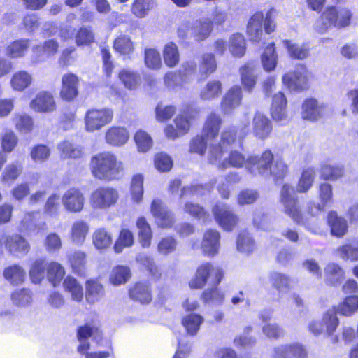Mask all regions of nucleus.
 <instances>
[{
    "label": "nucleus",
    "instance_id": "13d9d810",
    "mask_svg": "<svg viewBox=\"0 0 358 358\" xmlns=\"http://www.w3.org/2000/svg\"><path fill=\"white\" fill-rule=\"evenodd\" d=\"M337 6L336 5H328L321 12L319 20L321 21V29L322 30L327 31L329 28L334 27Z\"/></svg>",
    "mask_w": 358,
    "mask_h": 358
},
{
    "label": "nucleus",
    "instance_id": "7c9ffc66",
    "mask_svg": "<svg viewBox=\"0 0 358 358\" xmlns=\"http://www.w3.org/2000/svg\"><path fill=\"white\" fill-rule=\"evenodd\" d=\"M30 42L29 38H17L12 41L5 48L6 55L11 59L24 57L29 49Z\"/></svg>",
    "mask_w": 358,
    "mask_h": 358
},
{
    "label": "nucleus",
    "instance_id": "f8f14e48",
    "mask_svg": "<svg viewBox=\"0 0 358 358\" xmlns=\"http://www.w3.org/2000/svg\"><path fill=\"white\" fill-rule=\"evenodd\" d=\"M213 23L210 20L200 22L197 25L192 26L189 22H183L177 29L178 38L185 42L188 38L189 33L195 41L199 42L207 38L213 30Z\"/></svg>",
    "mask_w": 358,
    "mask_h": 358
},
{
    "label": "nucleus",
    "instance_id": "a211bd4d",
    "mask_svg": "<svg viewBox=\"0 0 358 358\" xmlns=\"http://www.w3.org/2000/svg\"><path fill=\"white\" fill-rule=\"evenodd\" d=\"M128 296L133 301L138 302L141 305H148L153 299L152 287L146 282H136L129 287Z\"/></svg>",
    "mask_w": 358,
    "mask_h": 358
},
{
    "label": "nucleus",
    "instance_id": "774afa93",
    "mask_svg": "<svg viewBox=\"0 0 358 358\" xmlns=\"http://www.w3.org/2000/svg\"><path fill=\"white\" fill-rule=\"evenodd\" d=\"M57 149L63 157H81L83 155L82 148L69 140H64L59 143Z\"/></svg>",
    "mask_w": 358,
    "mask_h": 358
},
{
    "label": "nucleus",
    "instance_id": "c85d7f7f",
    "mask_svg": "<svg viewBox=\"0 0 358 358\" xmlns=\"http://www.w3.org/2000/svg\"><path fill=\"white\" fill-rule=\"evenodd\" d=\"M222 124V120L220 116L215 112H212L207 115L205 120L202 134L206 136V138L213 140L218 136Z\"/></svg>",
    "mask_w": 358,
    "mask_h": 358
},
{
    "label": "nucleus",
    "instance_id": "338daca9",
    "mask_svg": "<svg viewBox=\"0 0 358 358\" xmlns=\"http://www.w3.org/2000/svg\"><path fill=\"white\" fill-rule=\"evenodd\" d=\"M208 140L202 134L194 136L189 141V150L192 154L203 156L208 148Z\"/></svg>",
    "mask_w": 358,
    "mask_h": 358
},
{
    "label": "nucleus",
    "instance_id": "473e14b6",
    "mask_svg": "<svg viewBox=\"0 0 358 358\" xmlns=\"http://www.w3.org/2000/svg\"><path fill=\"white\" fill-rule=\"evenodd\" d=\"M90 232V226L88 223L83 220H77L73 222L69 237L73 243L82 245Z\"/></svg>",
    "mask_w": 358,
    "mask_h": 358
},
{
    "label": "nucleus",
    "instance_id": "1a4fd4ad",
    "mask_svg": "<svg viewBox=\"0 0 358 358\" xmlns=\"http://www.w3.org/2000/svg\"><path fill=\"white\" fill-rule=\"evenodd\" d=\"M119 192L112 187L101 186L95 189L90 196V204L94 210H107L116 205Z\"/></svg>",
    "mask_w": 358,
    "mask_h": 358
},
{
    "label": "nucleus",
    "instance_id": "9d476101",
    "mask_svg": "<svg viewBox=\"0 0 358 358\" xmlns=\"http://www.w3.org/2000/svg\"><path fill=\"white\" fill-rule=\"evenodd\" d=\"M211 210L215 221L224 231H231L238 227L240 218L228 204L217 202Z\"/></svg>",
    "mask_w": 358,
    "mask_h": 358
},
{
    "label": "nucleus",
    "instance_id": "58836bf2",
    "mask_svg": "<svg viewBox=\"0 0 358 358\" xmlns=\"http://www.w3.org/2000/svg\"><path fill=\"white\" fill-rule=\"evenodd\" d=\"M184 213L190 217L204 223L211 221L208 211L201 205L192 201H187L183 207Z\"/></svg>",
    "mask_w": 358,
    "mask_h": 358
},
{
    "label": "nucleus",
    "instance_id": "6ab92c4d",
    "mask_svg": "<svg viewBox=\"0 0 358 358\" xmlns=\"http://www.w3.org/2000/svg\"><path fill=\"white\" fill-rule=\"evenodd\" d=\"M256 64L255 61H248L239 68L240 81L243 90L252 93L257 83V76L255 74Z\"/></svg>",
    "mask_w": 358,
    "mask_h": 358
},
{
    "label": "nucleus",
    "instance_id": "8fccbe9b",
    "mask_svg": "<svg viewBox=\"0 0 358 358\" xmlns=\"http://www.w3.org/2000/svg\"><path fill=\"white\" fill-rule=\"evenodd\" d=\"M222 93V84L218 80H211L201 89V99L210 101L218 98Z\"/></svg>",
    "mask_w": 358,
    "mask_h": 358
},
{
    "label": "nucleus",
    "instance_id": "72a5a7b5",
    "mask_svg": "<svg viewBox=\"0 0 358 358\" xmlns=\"http://www.w3.org/2000/svg\"><path fill=\"white\" fill-rule=\"evenodd\" d=\"M261 62L265 71L270 73L273 71L278 64V56L276 51L275 43H269L264 49L261 55Z\"/></svg>",
    "mask_w": 358,
    "mask_h": 358
},
{
    "label": "nucleus",
    "instance_id": "0eeeda50",
    "mask_svg": "<svg viewBox=\"0 0 358 358\" xmlns=\"http://www.w3.org/2000/svg\"><path fill=\"white\" fill-rule=\"evenodd\" d=\"M76 336L80 343L77 347V351L80 354H84L90 349L88 339L92 338L96 343H99L103 340V333L99 323L92 320L77 328Z\"/></svg>",
    "mask_w": 358,
    "mask_h": 358
},
{
    "label": "nucleus",
    "instance_id": "f3484780",
    "mask_svg": "<svg viewBox=\"0 0 358 358\" xmlns=\"http://www.w3.org/2000/svg\"><path fill=\"white\" fill-rule=\"evenodd\" d=\"M29 107L36 113H51L57 110V105L51 92L41 90L31 100Z\"/></svg>",
    "mask_w": 358,
    "mask_h": 358
},
{
    "label": "nucleus",
    "instance_id": "680f3d73",
    "mask_svg": "<svg viewBox=\"0 0 358 358\" xmlns=\"http://www.w3.org/2000/svg\"><path fill=\"white\" fill-rule=\"evenodd\" d=\"M47 265L44 259H37L33 262L29 269V276L34 283H40L44 278Z\"/></svg>",
    "mask_w": 358,
    "mask_h": 358
},
{
    "label": "nucleus",
    "instance_id": "f03ea898",
    "mask_svg": "<svg viewBox=\"0 0 358 358\" xmlns=\"http://www.w3.org/2000/svg\"><path fill=\"white\" fill-rule=\"evenodd\" d=\"M224 277V271L220 266H215L211 262H203L196 267L194 276L188 282L192 290L201 289L209 282L210 287L204 289L200 299L204 303L221 305L224 300V294L218 285Z\"/></svg>",
    "mask_w": 358,
    "mask_h": 358
},
{
    "label": "nucleus",
    "instance_id": "ddd939ff",
    "mask_svg": "<svg viewBox=\"0 0 358 358\" xmlns=\"http://www.w3.org/2000/svg\"><path fill=\"white\" fill-rule=\"evenodd\" d=\"M80 78L73 72H67L62 75L59 97L65 102L75 101L79 95Z\"/></svg>",
    "mask_w": 358,
    "mask_h": 358
},
{
    "label": "nucleus",
    "instance_id": "052dcab7",
    "mask_svg": "<svg viewBox=\"0 0 358 358\" xmlns=\"http://www.w3.org/2000/svg\"><path fill=\"white\" fill-rule=\"evenodd\" d=\"M59 49V43L57 40L48 39L45 41L43 44L34 47L33 51L38 57L45 55L51 57L57 53Z\"/></svg>",
    "mask_w": 358,
    "mask_h": 358
},
{
    "label": "nucleus",
    "instance_id": "09e8293b",
    "mask_svg": "<svg viewBox=\"0 0 358 358\" xmlns=\"http://www.w3.org/2000/svg\"><path fill=\"white\" fill-rule=\"evenodd\" d=\"M282 43L292 59L303 60L310 56V48L306 44L299 45L288 39L283 40Z\"/></svg>",
    "mask_w": 358,
    "mask_h": 358
},
{
    "label": "nucleus",
    "instance_id": "412c9836",
    "mask_svg": "<svg viewBox=\"0 0 358 358\" xmlns=\"http://www.w3.org/2000/svg\"><path fill=\"white\" fill-rule=\"evenodd\" d=\"M67 262L71 271L80 278L87 275V254L86 252L76 250L67 255Z\"/></svg>",
    "mask_w": 358,
    "mask_h": 358
},
{
    "label": "nucleus",
    "instance_id": "f704fd0d",
    "mask_svg": "<svg viewBox=\"0 0 358 358\" xmlns=\"http://www.w3.org/2000/svg\"><path fill=\"white\" fill-rule=\"evenodd\" d=\"M335 313L350 317L358 310V295L345 296L337 306L333 307Z\"/></svg>",
    "mask_w": 358,
    "mask_h": 358
},
{
    "label": "nucleus",
    "instance_id": "cd10ccee",
    "mask_svg": "<svg viewBox=\"0 0 358 358\" xmlns=\"http://www.w3.org/2000/svg\"><path fill=\"white\" fill-rule=\"evenodd\" d=\"M307 356L305 348L298 343L282 345L274 350L275 358H307Z\"/></svg>",
    "mask_w": 358,
    "mask_h": 358
},
{
    "label": "nucleus",
    "instance_id": "423d86ee",
    "mask_svg": "<svg viewBox=\"0 0 358 358\" xmlns=\"http://www.w3.org/2000/svg\"><path fill=\"white\" fill-rule=\"evenodd\" d=\"M116 159L117 158H92V173L100 180H112L117 178L119 173L123 171V166Z\"/></svg>",
    "mask_w": 358,
    "mask_h": 358
},
{
    "label": "nucleus",
    "instance_id": "864d4df0",
    "mask_svg": "<svg viewBox=\"0 0 358 358\" xmlns=\"http://www.w3.org/2000/svg\"><path fill=\"white\" fill-rule=\"evenodd\" d=\"M144 177L141 173H137L132 176L130 185V195L133 202L138 203L143 197Z\"/></svg>",
    "mask_w": 358,
    "mask_h": 358
},
{
    "label": "nucleus",
    "instance_id": "79ce46f5",
    "mask_svg": "<svg viewBox=\"0 0 358 358\" xmlns=\"http://www.w3.org/2000/svg\"><path fill=\"white\" fill-rule=\"evenodd\" d=\"M321 107L313 98L306 99L301 106V116L303 120L316 121L321 116Z\"/></svg>",
    "mask_w": 358,
    "mask_h": 358
},
{
    "label": "nucleus",
    "instance_id": "2f4dec72",
    "mask_svg": "<svg viewBox=\"0 0 358 358\" xmlns=\"http://www.w3.org/2000/svg\"><path fill=\"white\" fill-rule=\"evenodd\" d=\"M136 226L138 229V239L141 246L143 248H149L153 238L150 224L144 216H140L136 221Z\"/></svg>",
    "mask_w": 358,
    "mask_h": 358
},
{
    "label": "nucleus",
    "instance_id": "c756f323",
    "mask_svg": "<svg viewBox=\"0 0 358 358\" xmlns=\"http://www.w3.org/2000/svg\"><path fill=\"white\" fill-rule=\"evenodd\" d=\"M129 138V134L124 127L112 126L105 133V140L107 143L113 146H122Z\"/></svg>",
    "mask_w": 358,
    "mask_h": 358
},
{
    "label": "nucleus",
    "instance_id": "a18cd8bd",
    "mask_svg": "<svg viewBox=\"0 0 358 358\" xmlns=\"http://www.w3.org/2000/svg\"><path fill=\"white\" fill-rule=\"evenodd\" d=\"M203 320L204 319L201 315L189 313L182 318L181 324L185 328L186 333L194 336L198 333Z\"/></svg>",
    "mask_w": 358,
    "mask_h": 358
},
{
    "label": "nucleus",
    "instance_id": "e2e57ef3",
    "mask_svg": "<svg viewBox=\"0 0 358 358\" xmlns=\"http://www.w3.org/2000/svg\"><path fill=\"white\" fill-rule=\"evenodd\" d=\"M217 69V62L212 53H205L199 62V71L206 78L213 73Z\"/></svg>",
    "mask_w": 358,
    "mask_h": 358
},
{
    "label": "nucleus",
    "instance_id": "603ef678",
    "mask_svg": "<svg viewBox=\"0 0 358 358\" xmlns=\"http://www.w3.org/2000/svg\"><path fill=\"white\" fill-rule=\"evenodd\" d=\"M65 273V269L61 264L54 261L48 264L46 277L54 287L59 285L61 281L64 279Z\"/></svg>",
    "mask_w": 358,
    "mask_h": 358
},
{
    "label": "nucleus",
    "instance_id": "39448f33",
    "mask_svg": "<svg viewBox=\"0 0 358 358\" xmlns=\"http://www.w3.org/2000/svg\"><path fill=\"white\" fill-rule=\"evenodd\" d=\"M252 163L257 164L258 172L262 175L273 177L275 184L283 181L288 173V166L282 158H249Z\"/></svg>",
    "mask_w": 358,
    "mask_h": 358
},
{
    "label": "nucleus",
    "instance_id": "de8ad7c7",
    "mask_svg": "<svg viewBox=\"0 0 358 358\" xmlns=\"http://www.w3.org/2000/svg\"><path fill=\"white\" fill-rule=\"evenodd\" d=\"M63 287L65 292L71 295L73 300L80 302L83 299V288L81 284L72 275H67L63 280Z\"/></svg>",
    "mask_w": 358,
    "mask_h": 358
},
{
    "label": "nucleus",
    "instance_id": "6e6552de",
    "mask_svg": "<svg viewBox=\"0 0 358 358\" xmlns=\"http://www.w3.org/2000/svg\"><path fill=\"white\" fill-rule=\"evenodd\" d=\"M113 118L114 111L110 108H91L85 115V129L88 132L100 130L110 124Z\"/></svg>",
    "mask_w": 358,
    "mask_h": 358
},
{
    "label": "nucleus",
    "instance_id": "37998d69",
    "mask_svg": "<svg viewBox=\"0 0 358 358\" xmlns=\"http://www.w3.org/2000/svg\"><path fill=\"white\" fill-rule=\"evenodd\" d=\"M3 275L11 285L22 284L26 278V271L18 264L10 265L3 270Z\"/></svg>",
    "mask_w": 358,
    "mask_h": 358
},
{
    "label": "nucleus",
    "instance_id": "e433bc0d",
    "mask_svg": "<svg viewBox=\"0 0 358 358\" xmlns=\"http://www.w3.org/2000/svg\"><path fill=\"white\" fill-rule=\"evenodd\" d=\"M104 295V287L97 279H89L85 282V299L89 303H94Z\"/></svg>",
    "mask_w": 358,
    "mask_h": 358
},
{
    "label": "nucleus",
    "instance_id": "49530a36",
    "mask_svg": "<svg viewBox=\"0 0 358 358\" xmlns=\"http://www.w3.org/2000/svg\"><path fill=\"white\" fill-rule=\"evenodd\" d=\"M269 282L273 289L280 294L290 289L291 279L285 273L271 272L268 276Z\"/></svg>",
    "mask_w": 358,
    "mask_h": 358
},
{
    "label": "nucleus",
    "instance_id": "5701e85b",
    "mask_svg": "<svg viewBox=\"0 0 358 358\" xmlns=\"http://www.w3.org/2000/svg\"><path fill=\"white\" fill-rule=\"evenodd\" d=\"M113 48L123 59H131L135 52V44L129 36L120 34L114 38Z\"/></svg>",
    "mask_w": 358,
    "mask_h": 358
},
{
    "label": "nucleus",
    "instance_id": "a878e982",
    "mask_svg": "<svg viewBox=\"0 0 358 358\" xmlns=\"http://www.w3.org/2000/svg\"><path fill=\"white\" fill-rule=\"evenodd\" d=\"M324 282L327 286L336 287L341 285L345 278L343 268L338 264L330 262L324 269Z\"/></svg>",
    "mask_w": 358,
    "mask_h": 358
},
{
    "label": "nucleus",
    "instance_id": "7ed1b4c3",
    "mask_svg": "<svg viewBox=\"0 0 358 358\" xmlns=\"http://www.w3.org/2000/svg\"><path fill=\"white\" fill-rule=\"evenodd\" d=\"M201 117V109L191 103L185 104L173 119L174 125L168 124L164 129L165 136L172 140L187 134L192 124Z\"/></svg>",
    "mask_w": 358,
    "mask_h": 358
},
{
    "label": "nucleus",
    "instance_id": "a19ab883",
    "mask_svg": "<svg viewBox=\"0 0 358 358\" xmlns=\"http://www.w3.org/2000/svg\"><path fill=\"white\" fill-rule=\"evenodd\" d=\"M32 82L31 75L24 70L15 72L10 78L12 89L17 92H23L32 84Z\"/></svg>",
    "mask_w": 358,
    "mask_h": 358
},
{
    "label": "nucleus",
    "instance_id": "4be33fe9",
    "mask_svg": "<svg viewBox=\"0 0 358 358\" xmlns=\"http://www.w3.org/2000/svg\"><path fill=\"white\" fill-rule=\"evenodd\" d=\"M220 246V234L215 229H207L203 234L201 249L204 255L209 257L216 255Z\"/></svg>",
    "mask_w": 358,
    "mask_h": 358
},
{
    "label": "nucleus",
    "instance_id": "ea45409f",
    "mask_svg": "<svg viewBox=\"0 0 358 358\" xmlns=\"http://www.w3.org/2000/svg\"><path fill=\"white\" fill-rule=\"evenodd\" d=\"M337 252L343 261L358 262V238H354L350 242L341 245L337 248Z\"/></svg>",
    "mask_w": 358,
    "mask_h": 358
},
{
    "label": "nucleus",
    "instance_id": "4468645a",
    "mask_svg": "<svg viewBox=\"0 0 358 358\" xmlns=\"http://www.w3.org/2000/svg\"><path fill=\"white\" fill-rule=\"evenodd\" d=\"M237 132V129L234 127L224 129L221 134L220 142L212 147V155H222L229 152V157H243L240 152L232 151L233 145L236 141Z\"/></svg>",
    "mask_w": 358,
    "mask_h": 358
},
{
    "label": "nucleus",
    "instance_id": "bb28decb",
    "mask_svg": "<svg viewBox=\"0 0 358 358\" xmlns=\"http://www.w3.org/2000/svg\"><path fill=\"white\" fill-rule=\"evenodd\" d=\"M287 100L282 92H278L272 96L270 114L275 122H281L287 118Z\"/></svg>",
    "mask_w": 358,
    "mask_h": 358
},
{
    "label": "nucleus",
    "instance_id": "b1692460",
    "mask_svg": "<svg viewBox=\"0 0 358 358\" xmlns=\"http://www.w3.org/2000/svg\"><path fill=\"white\" fill-rule=\"evenodd\" d=\"M273 131L271 121L261 113H256L252 119V133L261 140L268 138Z\"/></svg>",
    "mask_w": 358,
    "mask_h": 358
},
{
    "label": "nucleus",
    "instance_id": "0e129e2a",
    "mask_svg": "<svg viewBox=\"0 0 358 358\" xmlns=\"http://www.w3.org/2000/svg\"><path fill=\"white\" fill-rule=\"evenodd\" d=\"M176 110L177 108L175 106H164L159 102L155 107V118L159 122H167L175 115Z\"/></svg>",
    "mask_w": 358,
    "mask_h": 358
},
{
    "label": "nucleus",
    "instance_id": "4c0bfd02",
    "mask_svg": "<svg viewBox=\"0 0 358 358\" xmlns=\"http://www.w3.org/2000/svg\"><path fill=\"white\" fill-rule=\"evenodd\" d=\"M131 278L130 268L126 265L115 266L109 274V282L114 286L127 283Z\"/></svg>",
    "mask_w": 358,
    "mask_h": 358
},
{
    "label": "nucleus",
    "instance_id": "3c124183",
    "mask_svg": "<svg viewBox=\"0 0 358 358\" xmlns=\"http://www.w3.org/2000/svg\"><path fill=\"white\" fill-rule=\"evenodd\" d=\"M229 48L234 57H243L247 50L246 40L244 36L240 33L232 34L229 39Z\"/></svg>",
    "mask_w": 358,
    "mask_h": 358
},
{
    "label": "nucleus",
    "instance_id": "2eb2a0df",
    "mask_svg": "<svg viewBox=\"0 0 358 358\" xmlns=\"http://www.w3.org/2000/svg\"><path fill=\"white\" fill-rule=\"evenodd\" d=\"M5 248L11 254L27 255L31 247L29 242L20 234L0 235V251Z\"/></svg>",
    "mask_w": 358,
    "mask_h": 358
},
{
    "label": "nucleus",
    "instance_id": "5fc2aeb1",
    "mask_svg": "<svg viewBox=\"0 0 358 358\" xmlns=\"http://www.w3.org/2000/svg\"><path fill=\"white\" fill-rule=\"evenodd\" d=\"M15 127L20 133H30L34 127L31 116L27 114L17 113L13 117Z\"/></svg>",
    "mask_w": 358,
    "mask_h": 358
},
{
    "label": "nucleus",
    "instance_id": "bf43d9fd",
    "mask_svg": "<svg viewBox=\"0 0 358 358\" xmlns=\"http://www.w3.org/2000/svg\"><path fill=\"white\" fill-rule=\"evenodd\" d=\"M163 57L166 65L172 68L176 66L180 60V54L176 43L169 42L163 50Z\"/></svg>",
    "mask_w": 358,
    "mask_h": 358
},
{
    "label": "nucleus",
    "instance_id": "9b49d317",
    "mask_svg": "<svg viewBox=\"0 0 358 358\" xmlns=\"http://www.w3.org/2000/svg\"><path fill=\"white\" fill-rule=\"evenodd\" d=\"M305 64H298L294 70L287 72L282 76V83L291 91L302 92L309 87V77Z\"/></svg>",
    "mask_w": 358,
    "mask_h": 358
},
{
    "label": "nucleus",
    "instance_id": "f257e3e1",
    "mask_svg": "<svg viewBox=\"0 0 358 358\" xmlns=\"http://www.w3.org/2000/svg\"><path fill=\"white\" fill-rule=\"evenodd\" d=\"M292 194V186L288 183L283 184L280 189L279 201L283 206L285 214L298 225L306 224L310 217H314L315 215L313 212L315 208L324 210L334 202L333 187L330 184L326 182L321 183L319 186L320 203L316 205L313 202H309L306 213H303L298 197L294 196Z\"/></svg>",
    "mask_w": 358,
    "mask_h": 358
},
{
    "label": "nucleus",
    "instance_id": "69168bd1",
    "mask_svg": "<svg viewBox=\"0 0 358 358\" xmlns=\"http://www.w3.org/2000/svg\"><path fill=\"white\" fill-rule=\"evenodd\" d=\"M134 139L140 152L145 153L152 147L153 141L151 136L143 130H138L134 134Z\"/></svg>",
    "mask_w": 358,
    "mask_h": 358
},
{
    "label": "nucleus",
    "instance_id": "20e7f679",
    "mask_svg": "<svg viewBox=\"0 0 358 358\" xmlns=\"http://www.w3.org/2000/svg\"><path fill=\"white\" fill-rule=\"evenodd\" d=\"M275 13V10L272 7L265 15L263 11L257 10L251 15L246 26V34L250 41L259 43L263 39V29L267 34L275 31L277 24Z\"/></svg>",
    "mask_w": 358,
    "mask_h": 358
},
{
    "label": "nucleus",
    "instance_id": "c03bdc74",
    "mask_svg": "<svg viewBox=\"0 0 358 358\" xmlns=\"http://www.w3.org/2000/svg\"><path fill=\"white\" fill-rule=\"evenodd\" d=\"M316 172L314 168L308 167L303 169L296 184L298 193H306L313 187L315 182Z\"/></svg>",
    "mask_w": 358,
    "mask_h": 358
},
{
    "label": "nucleus",
    "instance_id": "4d7b16f0",
    "mask_svg": "<svg viewBox=\"0 0 358 358\" xmlns=\"http://www.w3.org/2000/svg\"><path fill=\"white\" fill-rule=\"evenodd\" d=\"M134 243L133 233L128 229L120 230L117 240L113 245V249L116 253H120L125 248L131 247Z\"/></svg>",
    "mask_w": 358,
    "mask_h": 358
},
{
    "label": "nucleus",
    "instance_id": "dca6fc26",
    "mask_svg": "<svg viewBox=\"0 0 358 358\" xmlns=\"http://www.w3.org/2000/svg\"><path fill=\"white\" fill-rule=\"evenodd\" d=\"M61 201L68 213H80L85 208V195L80 189L76 187L67 189L62 195Z\"/></svg>",
    "mask_w": 358,
    "mask_h": 358
},
{
    "label": "nucleus",
    "instance_id": "c9c22d12",
    "mask_svg": "<svg viewBox=\"0 0 358 358\" xmlns=\"http://www.w3.org/2000/svg\"><path fill=\"white\" fill-rule=\"evenodd\" d=\"M92 238L93 245L98 250H105L113 245V235L104 227L95 229Z\"/></svg>",
    "mask_w": 358,
    "mask_h": 358
},
{
    "label": "nucleus",
    "instance_id": "393cba45",
    "mask_svg": "<svg viewBox=\"0 0 358 358\" xmlns=\"http://www.w3.org/2000/svg\"><path fill=\"white\" fill-rule=\"evenodd\" d=\"M243 99V89L239 85L231 87L225 93L220 103L224 112H230L241 106Z\"/></svg>",
    "mask_w": 358,
    "mask_h": 358
},
{
    "label": "nucleus",
    "instance_id": "aec40b11",
    "mask_svg": "<svg viewBox=\"0 0 358 358\" xmlns=\"http://www.w3.org/2000/svg\"><path fill=\"white\" fill-rule=\"evenodd\" d=\"M327 224L329 228L330 234L336 238H343L348 231L347 220L338 214L336 210L328 212L326 218Z\"/></svg>",
    "mask_w": 358,
    "mask_h": 358
},
{
    "label": "nucleus",
    "instance_id": "6e6d98bb",
    "mask_svg": "<svg viewBox=\"0 0 358 358\" xmlns=\"http://www.w3.org/2000/svg\"><path fill=\"white\" fill-rule=\"evenodd\" d=\"M95 41V36L91 27L82 26L75 34V43L77 46H89Z\"/></svg>",
    "mask_w": 358,
    "mask_h": 358
}]
</instances>
